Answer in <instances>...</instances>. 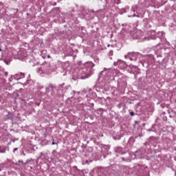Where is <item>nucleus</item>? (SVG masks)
Listing matches in <instances>:
<instances>
[{"instance_id":"f3484780","label":"nucleus","mask_w":176,"mask_h":176,"mask_svg":"<svg viewBox=\"0 0 176 176\" xmlns=\"http://www.w3.org/2000/svg\"><path fill=\"white\" fill-rule=\"evenodd\" d=\"M107 46H108V47H109V46H111V45H108Z\"/></svg>"},{"instance_id":"dca6fc26","label":"nucleus","mask_w":176,"mask_h":176,"mask_svg":"<svg viewBox=\"0 0 176 176\" xmlns=\"http://www.w3.org/2000/svg\"><path fill=\"white\" fill-rule=\"evenodd\" d=\"M0 52H2V49L1 48H0Z\"/></svg>"},{"instance_id":"9d476101","label":"nucleus","mask_w":176,"mask_h":176,"mask_svg":"<svg viewBox=\"0 0 176 176\" xmlns=\"http://www.w3.org/2000/svg\"><path fill=\"white\" fill-rule=\"evenodd\" d=\"M4 63H6V64H7V65H9L10 64V60H4Z\"/></svg>"},{"instance_id":"6ab92c4d","label":"nucleus","mask_w":176,"mask_h":176,"mask_svg":"<svg viewBox=\"0 0 176 176\" xmlns=\"http://www.w3.org/2000/svg\"><path fill=\"white\" fill-rule=\"evenodd\" d=\"M2 60L1 58H0V60Z\"/></svg>"},{"instance_id":"ddd939ff","label":"nucleus","mask_w":176,"mask_h":176,"mask_svg":"<svg viewBox=\"0 0 176 176\" xmlns=\"http://www.w3.org/2000/svg\"><path fill=\"white\" fill-rule=\"evenodd\" d=\"M130 115H131V116H134V112H131Z\"/></svg>"},{"instance_id":"423d86ee","label":"nucleus","mask_w":176,"mask_h":176,"mask_svg":"<svg viewBox=\"0 0 176 176\" xmlns=\"http://www.w3.org/2000/svg\"><path fill=\"white\" fill-rule=\"evenodd\" d=\"M124 62L121 60H118L117 62H114V65H120V64H124Z\"/></svg>"},{"instance_id":"0eeeda50","label":"nucleus","mask_w":176,"mask_h":176,"mask_svg":"<svg viewBox=\"0 0 176 176\" xmlns=\"http://www.w3.org/2000/svg\"><path fill=\"white\" fill-rule=\"evenodd\" d=\"M164 35V33L163 32H159L156 34L157 38H160V36H163Z\"/></svg>"},{"instance_id":"a211bd4d","label":"nucleus","mask_w":176,"mask_h":176,"mask_svg":"<svg viewBox=\"0 0 176 176\" xmlns=\"http://www.w3.org/2000/svg\"><path fill=\"white\" fill-rule=\"evenodd\" d=\"M129 17H131V16H129Z\"/></svg>"},{"instance_id":"1a4fd4ad","label":"nucleus","mask_w":176,"mask_h":176,"mask_svg":"<svg viewBox=\"0 0 176 176\" xmlns=\"http://www.w3.org/2000/svg\"><path fill=\"white\" fill-rule=\"evenodd\" d=\"M87 65H90V67H94V64H93V63L91 62L87 63Z\"/></svg>"},{"instance_id":"7ed1b4c3","label":"nucleus","mask_w":176,"mask_h":176,"mask_svg":"<svg viewBox=\"0 0 176 176\" xmlns=\"http://www.w3.org/2000/svg\"><path fill=\"white\" fill-rule=\"evenodd\" d=\"M152 36L151 37H144L143 41H151V39H156V37L153 36L155 35V31L151 32Z\"/></svg>"},{"instance_id":"6e6552de","label":"nucleus","mask_w":176,"mask_h":176,"mask_svg":"<svg viewBox=\"0 0 176 176\" xmlns=\"http://www.w3.org/2000/svg\"><path fill=\"white\" fill-rule=\"evenodd\" d=\"M16 76H20L19 78L17 79H21V78H24L25 75L23 73H20L19 74H16Z\"/></svg>"},{"instance_id":"9b49d317","label":"nucleus","mask_w":176,"mask_h":176,"mask_svg":"<svg viewBox=\"0 0 176 176\" xmlns=\"http://www.w3.org/2000/svg\"><path fill=\"white\" fill-rule=\"evenodd\" d=\"M3 170V164H0V171H2Z\"/></svg>"},{"instance_id":"20e7f679","label":"nucleus","mask_w":176,"mask_h":176,"mask_svg":"<svg viewBox=\"0 0 176 176\" xmlns=\"http://www.w3.org/2000/svg\"><path fill=\"white\" fill-rule=\"evenodd\" d=\"M131 72H133V74H135V71H138V67L137 66H131Z\"/></svg>"},{"instance_id":"f03ea898","label":"nucleus","mask_w":176,"mask_h":176,"mask_svg":"<svg viewBox=\"0 0 176 176\" xmlns=\"http://www.w3.org/2000/svg\"><path fill=\"white\" fill-rule=\"evenodd\" d=\"M91 70V69L88 68H82L81 69L79 70V74L80 75H89V72H90V71Z\"/></svg>"},{"instance_id":"f257e3e1","label":"nucleus","mask_w":176,"mask_h":176,"mask_svg":"<svg viewBox=\"0 0 176 176\" xmlns=\"http://www.w3.org/2000/svg\"><path fill=\"white\" fill-rule=\"evenodd\" d=\"M138 57V54L134 53V52H129L127 54V55H125V58H129L131 61H135Z\"/></svg>"},{"instance_id":"f8f14e48","label":"nucleus","mask_w":176,"mask_h":176,"mask_svg":"<svg viewBox=\"0 0 176 176\" xmlns=\"http://www.w3.org/2000/svg\"><path fill=\"white\" fill-rule=\"evenodd\" d=\"M120 151H122V148L119 147L118 148L116 151H117L118 153H120Z\"/></svg>"},{"instance_id":"39448f33","label":"nucleus","mask_w":176,"mask_h":176,"mask_svg":"<svg viewBox=\"0 0 176 176\" xmlns=\"http://www.w3.org/2000/svg\"><path fill=\"white\" fill-rule=\"evenodd\" d=\"M0 153H6V148L0 146Z\"/></svg>"},{"instance_id":"2eb2a0df","label":"nucleus","mask_w":176,"mask_h":176,"mask_svg":"<svg viewBox=\"0 0 176 176\" xmlns=\"http://www.w3.org/2000/svg\"><path fill=\"white\" fill-rule=\"evenodd\" d=\"M52 145H56V142H52Z\"/></svg>"},{"instance_id":"4468645a","label":"nucleus","mask_w":176,"mask_h":176,"mask_svg":"<svg viewBox=\"0 0 176 176\" xmlns=\"http://www.w3.org/2000/svg\"><path fill=\"white\" fill-rule=\"evenodd\" d=\"M19 150V148H15L13 151V152H16V151H18Z\"/></svg>"}]
</instances>
